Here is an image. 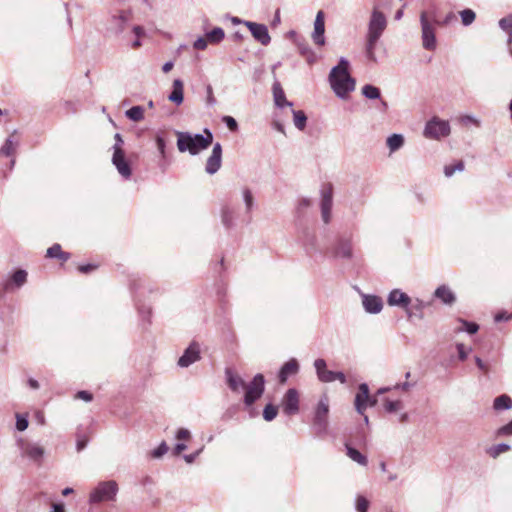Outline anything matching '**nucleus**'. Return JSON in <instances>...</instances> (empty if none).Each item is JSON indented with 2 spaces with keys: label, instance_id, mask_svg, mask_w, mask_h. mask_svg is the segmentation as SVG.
<instances>
[{
  "label": "nucleus",
  "instance_id": "obj_1",
  "mask_svg": "<svg viewBox=\"0 0 512 512\" xmlns=\"http://www.w3.org/2000/svg\"><path fill=\"white\" fill-rule=\"evenodd\" d=\"M225 376L227 384L232 391L240 392L245 390L244 403L246 406H251L264 392L265 380L262 374H256L248 385L231 368H226Z\"/></svg>",
  "mask_w": 512,
  "mask_h": 512
},
{
  "label": "nucleus",
  "instance_id": "obj_2",
  "mask_svg": "<svg viewBox=\"0 0 512 512\" xmlns=\"http://www.w3.org/2000/svg\"><path fill=\"white\" fill-rule=\"evenodd\" d=\"M349 62L341 57L337 66L329 74V83L334 93L341 99H346L355 89V80L348 72Z\"/></svg>",
  "mask_w": 512,
  "mask_h": 512
},
{
  "label": "nucleus",
  "instance_id": "obj_3",
  "mask_svg": "<svg viewBox=\"0 0 512 512\" xmlns=\"http://www.w3.org/2000/svg\"><path fill=\"white\" fill-rule=\"evenodd\" d=\"M177 147L180 152L188 151L191 155H197L207 149L213 142V134L205 129L203 134H191L188 132H176Z\"/></svg>",
  "mask_w": 512,
  "mask_h": 512
},
{
  "label": "nucleus",
  "instance_id": "obj_4",
  "mask_svg": "<svg viewBox=\"0 0 512 512\" xmlns=\"http://www.w3.org/2000/svg\"><path fill=\"white\" fill-rule=\"evenodd\" d=\"M141 283L138 279L130 278V291L134 292V302L140 325L146 329L151 324L152 306L141 299Z\"/></svg>",
  "mask_w": 512,
  "mask_h": 512
},
{
  "label": "nucleus",
  "instance_id": "obj_5",
  "mask_svg": "<svg viewBox=\"0 0 512 512\" xmlns=\"http://www.w3.org/2000/svg\"><path fill=\"white\" fill-rule=\"evenodd\" d=\"M118 492V485L114 480L101 481L89 494L90 504L113 501Z\"/></svg>",
  "mask_w": 512,
  "mask_h": 512
},
{
  "label": "nucleus",
  "instance_id": "obj_6",
  "mask_svg": "<svg viewBox=\"0 0 512 512\" xmlns=\"http://www.w3.org/2000/svg\"><path fill=\"white\" fill-rule=\"evenodd\" d=\"M420 24L423 48L428 51H434L437 46L435 25L438 22L434 21L433 17H429L426 11H423L420 14Z\"/></svg>",
  "mask_w": 512,
  "mask_h": 512
},
{
  "label": "nucleus",
  "instance_id": "obj_7",
  "mask_svg": "<svg viewBox=\"0 0 512 512\" xmlns=\"http://www.w3.org/2000/svg\"><path fill=\"white\" fill-rule=\"evenodd\" d=\"M17 445L22 457L28 458L37 465L42 464L43 457L45 455V448L41 444L24 438H19L17 440Z\"/></svg>",
  "mask_w": 512,
  "mask_h": 512
},
{
  "label": "nucleus",
  "instance_id": "obj_8",
  "mask_svg": "<svg viewBox=\"0 0 512 512\" xmlns=\"http://www.w3.org/2000/svg\"><path fill=\"white\" fill-rule=\"evenodd\" d=\"M450 134V125L448 121L437 117L428 121L424 128V136L429 139L438 140Z\"/></svg>",
  "mask_w": 512,
  "mask_h": 512
},
{
  "label": "nucleus",
  "instance_id": "obj_9",
  "mask_svg": "<svg viewBox=\"0 0 512 512\" xmlns=\"http://www.w3.org/2000/svg\"><path fill=\"white\" fill-rule=\"evenodd\" d=\"M333 206V186L331 183H327L321 188V218L325 224L331 221Z\"/></svg>",
  "mask_w": 512,
  "mask_h": 512
},
{
  "label": "nucleus",
  "instance_id": "obj_10",
  "mask_svg": "<svg viewBox=\"0 0 512 512\" xmlns=\"http://www.w3.org/2000/svg\"><path fill=\"white\" fill-rule=\"evenodd\" d=\"M331 254L336 259L351 260L353 258L352 236H341L331 249Z\"/></svg>",
  "mask_w": 512,
  "mask_h": 512
},
{
  "label": "nucleus",
  "instance_id": "obj_11",
  "mask_svg": "<svg viewBox=\"0 0 512 512\" xmlns=\"http://www.w3.org/2000/svg\"><path fill=\"white\" fill-rule=\"evenodd\" d=\"M328 413H329V398L327 395H323L316 407L314 415V426L317 431L324 432L328 426Z\"/></svg>",
  "mask_w": 512,
  "mask_h": 512
},
{
  "label": "nucleus",
  "instance_id": "obj_12",
  "mask_svg": "<svg viewBox=\"0 0 512 512\" xmlns=\"http://www.w3.org/2000/svg\"><path fill=\"white\" fill-rule=\"evenodd\" d=\"M387 27V19L382 11L375 6L371 12V16L368 23L367 34L380 37Z\"/></svg>",
  "mask_w": 512,
  "mask_h": 512
},
{
  "label": "nucleus",
  "instance_id": "obj_13",
  "mask_svg": "<svg viewBox=\"0 0 512 512\" xmlns=\"http://www.w3.org/2000/svg\"><path fill=\"white\" fill-rule=\"evenodd\" d=\"M387 303L392 307H400L406 310L408 317L412 316V311L409 306L412 303L411 298L400 289H393L387 297Z\"/></svg>",
  "mask_w": 512,
  "mask_h": 512
},
{
  "label": "nucleus",
  "instance_id": "obj_14",
  "mask_svg": "<svg viewBox=\"0 0 512 512\" xmlns=\"http://www.w3.org/2000/svg\"><path fill=\"white\" fill-rule=\"evenodd\" d=\"M200 345L193 341L184 350L182 356L178 359L177 365L181 368H187L201 359Z\"/></svg>",
  "mask_w": 512,
  "mask_h": 512
},
{
  "label": "nucleus",
  "instance_id": "obj_15",
  "mask_svg": "<svg viewBox=\"0 0 512 512\" xmlns=\"http://www.w3.org/2000/svg\"><path fill=\"white\" fill-rule=\"evenodd\" d=\"M281 407L286 415H295L299 412V393L295 388H290L283 396Z\"/></svg>",
  "mask_w": 512,
  "mask_h": 512
},
{
  "label": "nucleus",
  "instance_id": "obj_16",
  "mask_svg": "<svg viewBox=\"0 0 512 512\" xmlns=\"http://www.w3.org/2000/svg\"><path fill=\"white\" fill-rule=\"evenodd\" d=\"M116 143L114 145V154L112 157L113 164L117 167L119 173L124 177L128 178V163L124 159V153L120 148V144L123 143L120 134L115 135Z\"/></svg>",
  "mask_w": 512,
  "mask_h": 512
},
{
  "label": "nucleus",
  "instance_id": "obj_17",
  "mask_svg": "<svg viewBox=\"0 0 512 512\" xmlns=\"http://www.w3.org/2000/svg\"><path fill=\"white\" fill-rule=\"evenodd\" d=\"M243 24L249 29L252 36L262 45L266 46L270 43L271 37L268 28L264 24H259L251 21H245Z\"/></svg>",
  "mask_w": 512,
  "mask_h": 512
},
{
  "label": "nucleus",
  "instance_id": "obj_18",
  "mask_svg": "<svg viewBox=\"0 0 512 512\" xmlns=\"http://www.w3.org/2000/svg\"><path fill=\"white\" fill-rule=\"evenodd\" d=\"M222 164V146L220 143H215L210 156L208 157L205 165V171L209 175H213L221 168Z\"/></svg>",
  "mask_w": 512,
  "mask_h": 512
},
{
  "label": "nucleus",
  "instance_id": "obj_19",
  "mask_svg": "<svg viewBox=\"0 0 512 512\" xmlns=\"http://www.w3.org/2000/svg\"><path fill=\"white\" fill-rule=\"evenodd\" d=\"M362 306L369 314H378L383 309V300L374 294L360 293Z\"/></svg>",
  "mask_w": 512,
  "mask_h": 512
},
{
  "label": "nucleus",
  "instance_id": "obj_20",
  "mask_svg": "<svg viewBox=\"0 0 512 512\" xmlns=\"http://www.w3.org/2000/svg\"><path fill=\"white\" fill-rule=\"evenodd\" d=\"M325 15L322 10L318 11L314 21L312 40L318 46L325 45Z\"/></svg>",
  "mask_w": 512,
  "mask_h": 512
},
{
  "label": "nucleus",
  "instance_id": "obj_21",
  "mask_svg": "<svg viewBox=\"0 0 512 512\" xmlns=\"http://www.w3.org/2000/svg\"><path fill=\"white\" fill-rule=\"evenodd\" d=\"M27 276L28 274L25 270H16L3 284L4 291L11 292L15 289L21 288L27 282Z\"/></svg>",
  "mask_w": 512,
  "mask_h": 512
},
{
  "label": "nucleus",
  "instance_id": "obj_22",
  "mask_svg": "<svg viewBox=\"0 0 512 512\" xmlns=\"http://www.w3.org/2000/svg\"><path fill=\"white\" fill-rule=\"evenodd\" d=\"M369 399V387L366 383H361L355 397V409L359 414L364 415V412L368 407Z\"/></svg>",
  "mask_w": 512,
  "mask_h": 512
},
{
  "label": "nucleus",
  "instance_id": "obj_23",
  "mask_svg": "<svg viewBox=\"0 0 512 512\" xmlns=\"http://www.w3.org/2000/svg\"><path fill=\"white\" fill-rule=\"evenodd\" d=\"M220 217L222 225L230 230L236 226V220L238 218V212L236 208L230 205H223L220 210Z\"/></svg>",
  "mask_w": 512,
  "mask_h": 512
},
{
  "label": "nucleus",
  "instance_id": "obj_24",
  "mask_svg": "<svg viewBox=\"0 0 512 512\" xmlns=\"http://www.w3.org/2000/svg\"><path fill=\"white\" fill-rule=\"evenodd\" d=\"M314 367L317 373L318 379L323 383L334 382L335 371L327 369L326 361L322 358L314 361Z\"/></svg>",
  "mask_w": 512,
  "mask_h": 512
},
{
  "label": "nucleus",
  "instance_id": "obj_25",
  "mask_svg": "<svg viewBox=\"0 0 512 512\" xmlns=\"http://www.w3.org/2000/svg\"><path fill=\"white\" fill-rule=\"evenodd\" d=\"M434 297L443 304L451 306L456 302V295L447 285H440L434 291Z\"/></svg>",
  "mask_w": 512,
  "mask_h": 512
},
{
  "label": "nucleus",
  "instance_id": "obj_26",
  "mask_svg": "<svg viewBox=\"0 0 512 512\" xmlns=\"http://www.w3.org/2000/svg\"><path fill=\"white\" fill-rule=\"evenodd\" d=\"M298 371H299L298 361L295 358L290 359L289 361H287L286 363L283 364V366L281 367V369L279 371V374H278L279 382L284 384L290 376L297 374Z\"/></svg>",
  "mask_w": 512,
  "mask_h": 512
},
{
  "label": "nucleus",
  "instance_id": "obj_27",
  "mask_svg": "<svg viewBox=\"0 0 512 512\" xmlns=\"http://www.w3.org/2000/svg\"><path fill=\"white\" fill-rule=\"evenodd\" d=\"M301 244L308 255H313L317 251V237L309 230L303 231Z\"/></svg>",
  "mask_w": 512,
  "mask_h": 512
},
{
  "label": "nucleus",
  "instance_id": "obj_28",
  "mask_svg": "<svg viewBox=\"0 0 512 512\" xmlns=\"http://www.w3.org/2000/svg\"><path fill=\"white\" fill-rule=\"evenodd\" d=\"M272 90H273L274 102L277 107L283 108L285 106H289V107L293 106V103L286 99L284 90L282 89L279 82H275L273 84Z\"/></svg>",
  "mask_w": 512,
  "mask_h": 512
},
{
  "label": "nucleus",
  "instance_id": "obj_29",
  "mask_svg": "<svg viewBox=\"0 0 512 512\" xmlns=\"http://www.w3.org/2000/svg\"><path fill=\"white\" fill-rule=\"evenodd\" d=\"M380 37L366 34L365 54L368 60L376 62L375 49Z\"/></svg>",
  "mask_w": 512,
  "mask_h": 512
},
{
  "label": "nucleus",
  "instance_id": "obj_30",
  "mask_svg": "<svg viewBox=\"0 0 512 512\" xmlns=\"http://www.w3.org/2000/svg\"><path fill=\"white\" fill-rule=\"evenodd\" d=\"M168 99L177 105L183 102V82L180 79L173 81V90Z\"/></svg>",
  "mask_w": 512,
  "mask_h": 512
},
{
  "label": "nucleus",
  "instance_id": "obj_31",
  "mask_svg": "<svg viewBox=\"0 0 512 512\" xmlns=\"http://www.w3.org/2000/svg\"><path fill=\"white\" fill-rule=\"evenodd\" d=\"M15 134L16 131L6 139L4 145L0 148V156L8 157L15 153L18 146V141L14 139Z\"/></svg>",
  "mask_w": 512,
  "mask_h": 512
},
{
  "label": "nucleus",
  "instance_id": "obj_32",
  "mask_svg": "<svg viewBox=\"0 0 512 512\" xmlns=\"http://www.w3.org/2000/svg\"><path fill=\"white\" fill-rule=\"evenodd\" d=\"M404 142V136L402 134L396 133L390 135L386 140V144L390 153H394L401 149L404 145Z\"/></svg>",
  "mask_w": 512,
  "mask_h": 512
},
{
  "label": "nucleus",
  "instance_id": "obj_33",
  "mask_svg": "<svg viewBox=\"0 0 512 512\" xmlns=\"http://www.w3.org/2000/svg\"><path fill=\"white\" fill-rule=\"evenodd\" d=\"M346 452L347 456L353 460L354 462L358 463L359 465L366 466L368 463L367 457L363 455L360 451L355 449L354 447L346 444Z\"/></svg>",
  "mask_w": 512,
  "mask_h": 512
},
{
  "label": "nucleus",
  "instance_id": "obj_34",
  "mask_svg": "<svg viewBox=\"0 0 512 512\" xmlns=\"http://www.w3.org/2000/svg\"><path fill=\"white\" fill-rule=\"evenodd\" d=\"M125 24H126V15H125V12L122 11L118 15L112 16L110 29L112 31H114L115 33H119L124 30Z\"/></svg>",
  "mask_w": 512,
  "mask_h": 512
},
{
  "label": "nucleus",
  "instance_id": "obj_35",
  "mask_svg": "<svg viewBox=\"0 0 512 512\" xmlns=\"http://www.w3.org/2000/svg\"><path fill=\"white\" fill-rule=\"evenodd\" d=\"M493 408L497 411L511 409L512 399L506 394L500 395L494 399Z\"/></svg>",
  "mask_w": 512,
  "mask_h": 512
},
{
  "label": "nucleus",
  "instance_id": "obj_36",
  "mask_svg": "<svg viewBox=\"0 0 512 512\" xmlns=\"http://www.w3.org/2000/svg\"><path fill=\"white\" fill-rule=\"evenodd\" d=\"M241 195H242L243 202L245 204V211L247 214H249L254 207L253 193L250 188L245 186L241 189Z\"/></svg>",
  "mask_w": 512,
  "mask_h": 512
},
{
  "label": "nucleus",
  "instance_id": "obj_37",
  "mask_svg": "<svg viewBox=\"0 0 512 512\" xmlns=\"http://www.w3.org/2000/svg\"><path fill=\"white\" fill-rule=\"evenodd\" d=\"M499 27L501 28V30H503L505 33H507V35H508L507 44L511 45L512 44V14L500 19Z\"/></svg>",
  "mask_w": 512,
  "mask_h": 512
},
{
  "label": "nucleus",
  "instance_id": "obj_38",
  "mask_svg": "<svg viewBox=\"0 0 512 512\" xmlns=\"http://www.w3.org/2000/svg\"><path fill=\"white\" fill-rule=\"evenodd\" d=\"M132 33L135 36V39L130 42V45L133 48H138L142 45V40L146 38V32L142 26H134L132 29Z\"/></svg>",
  "mask_w": 512,
  "mask_h": 512
},
{
  "label": "nucleus",
  "instance_id": "obj_39",
  "mask_svg": "<svg viewBox=\"0 0 512 512\" xmlns=\"http://www.w3.org/2000/svg\"><path fill=\"white\" fill-rule=\"evenodd\" d=\"M205 36L209 43L217 44L224 39L225 33L221 27H215L210 32H207Z\"/></svg>",
  "mask_w": 512,
  "mask_h": 512
},
{
  "label": "nucleus",
  "instance_id": "obj_40",
  "mask_svg": "<svg viewBox=\"0 0 512 512\" xmlns=\"http://www.w3.org/2000/svg\"><path fill=\"white\" fill-rule=\"evenodd\" d=\"M292 113L295 127L298 130L303 131L306 127L307 116L302 110H292Z\"/></svg>",
  "mask_w": 512,
  "mask_h": 512
},
{
  "label": "nucleus",
  "instance_id": "obj_41",
  "mask_svg": "<svg viewBox=\"0 0 512 512\" xmlns=\"http://www.w3.org/2000/svg\"><path fill=\"white\" fill-rule=\"evenodd\" d=\"M429 305V303L416 298L414 303L412 304V308L410 309L412 311V316L415 315L418 318H423V310Z\"/></svg>",
  "mask_w": 512,
  "mask_h": 512
},
{
  "label": "nucleus",
  "instance_id": "obj_42",
  "mask_svg": "<svg viewBox=\"0 0 512 512\" xmlns=\"http://www.w3.org/2000/svg\"><path fill=\"white\" fill-rule=\"evenodd\" d=\"M510 448H511L510 445H508L506 443H500V444L490 447L487 450V453L489 454L490 457L497 458L500 454L509 451Z\"/></svg>",
  "mask_w": 512,
  "mask_h": 512
},
{
  "label": "nucleus",
  "instance_id": "obj_43",
  "mask_svg": "<svg viewBox=\"0 0 512 512\" xmlns=\"http://www.w3.org/2000/svg\"><path fill=\"white\" fill-rule=\"evenodd\" d=\"M362 94L368 99L380 98V90L376 86L366 84L362 87Z\"/></svg>",
  "mask_w": 512,
  "mask_h": 512
},
{
  "label": "nucleus",
  "instance_id": "obj_44",
  "mask_svg": "<svg viewBox=\"0 0 512 512\" xmlns=\"http://www.w3.org/2000/svg\"><path fill=\"white\" fill-rule=\"evenodd\" d=\"M464 170V162L463 161H457L454 164L446 165L444 167V174L446 177H452L455 172H461Z\"/></svg>",
  "mask_w": 512,
  "mask_h": 512
},
{
  "label": "nucleus",
  "instance_id": "obj_45",
  "mask_svg": "<svg viewBox=\"0 0 512 512\" xmlns=\"http://www.w3.org/2000/svg\"><path fill=\"white\" fill-rule=\"evenodd\" d=\"M459 14L464 26H469L475 21L476 14L472 9H464Z\"/></svg>",
  "mask_w": 512,
  "mask_h": 512
},
{
  "label": "nucleus",
  "instance_id": "obj_46",
  "mask_svg": "<svg viewBox=\"0 0 512 512\" xmlns=\"http://www.w3.org/2000/svg\"><path fill=\"white\" fill-rule=\"evenodd\" d=\"M278 408L272 404H267L263 410V418L270 422L277 416Z\"/></svg>",
  "mask_w": 512,
  "mask_h": 512
},
{
  "label": "nucleus",
  "instance_id": "obj_47",
  "mask_svg": "<svg viewBox=\"0 0 512 512\" xmlns=\"http://www.w3.org/2000/svg\"><path fill=\"white\" fill-rule=\"evenodd\" d=\"M155 141H156L157 150H158L161 158L163 160H165V158H166V140H165L164 136L161 133H158L156 135Z\"/></svg>",
  "mask_w": 512,
  "mask_h": 512
},
{
  "label": "nucleus",
  "instance_id": "obj_48",
  "mask_svg": "<svg viewBox=\"0 0 512 512\" xmlns=\"http://www.w3.org/2000/svg\"><path fill=\"white\" fill-rule=\"evenodd\" d=\"M402 408V402L400 400L392 401L388 398L384 400V409L389 412L393 413Z\"/></svg>",
  "mask_w": 512,
  "mask_h": 512
},
{
  "label": "nucleus",
  "instance_id": "obj_49",
  "mask_svg": "<svg viewBox=\"0 0 512 512\" xmlns=\"http://www.w3.org/2000/svg\"><path fill=\"white\" fill-rule=\"evenodd\" d=\"M144 117V108L142 106L130 107V120L140 121Z\"/></svg>",
  "mask_w": 512,
  "mask_h": 512
},
{
  "label": "nucleus",
  "instance_id": "obj_50",
  "mask_svg": "<svg viewBox=\"0 0 512 512\" xmlns=\"http://www.w3.org/2000/svg\"><path fill=\"white\" fill-rule=\"evenodd\" d=\"M369 508V501L364 496L359 495L356 498V510L357 512H367Z\"/></svg>",
  "mask_w": 512,
  "mask_h": 512
},
{
  "label": "nucleus",
  "instance_id": "obj_51",
  "mask_svg": "<svg viewBox=\"0 0 512 512\" xmlns=\"http://www.w3.org/2000/svg\"><path fill=\"white\" fill-rule=\"evenodd\" d=\"M168 445L166 442H162L156 449L151 452L153 458H160L168 452Z\"/></svg>",
  "mask_w": 512,
  "mask_h": 512
},
{
  "label": "nucleus",
  "instance_id": "obj_52",
  "mask_svg": "<svg viewBox=\"0 0 512 512\" xmlns=\"http://www.w3.org/2000/svg\"><path fill=\"white\" fill-rule=\"evenodd\" d=\"M178 441H188L191 439V432L187 428H179L175 434Z\"/></svg>",
  "mask_w": 512,
  "mask_h": 512
},
{
  "label": "nucleus",
  "instance_id": "obj_53",
  "mask_svg": "<svg viewBox=\"0 0 512 512\" xmlns=\"http://www.w3.org/2000/svg\"><path fill=\"white\" fill-rule=\"evenodd\" d=\"M222 122L225 123L230 131L235 132L238 130V123L232 116H224Z\"/></svg>",
  "mask_w": 512,
  "mask_h": 512
},
{
  "label": "nucleus",
  "instance_id": "obj_54",
  "mask_svg": "<svg viewBox=\"0 0 512 512\" xmlns=\"http://www.w3.org/2000/svg\"><path fill=\"white\" fill-rule=\"evenodd\" d=\"M28 427V419L26 416L17 414L16 415V428L19 431H24Z\"/></svg>",
  "mask_w": 512,
  "mask_h": 512
},
{
  "label": "nucleus",
  "instance_id": "obj_55",
  "mask_svg": "<svg viewBox=\"0 0 512 512\" xmlns=\"http://www.w3.org/2000/svg\"><path fill=\"white\" fill-rule=\"evenodd\" d=\"M295 42L298 47L299 53L302 56L309 54V52L312 50L311 47L308 45V43L305 40H296Z\"/></svg>",
  "mask_w": 512,
  "mask_h": 512
},
{
  "label": "nucleus",
  "instance_id": "obj_56",
  "mask_svg": "<svg viewBox=\"0 0 512 512\" xmlns=\"http://www.w3.org/2000/svg\"><path fill=\"white\" fill-rule=\"evenodd\" d=\"M456 349L458 351V358L461 361H465L468 357L469 352L471 351V348L467 350L465 345L462 343H458L456 345Z\"/></svg>",
  "mask_w": 512,
  "mask_h": 512
},
{
  "label": "nucleus",
  "instance_id": "obj_57",
  "mask_svg": "<svg viewBox=\"0 0 512 512\" xmlns=\"http://www.w3.org/2000/svg\"><path fill=\"white\" fill-rule=\"evenodd\" d=\"M460 121L464 125L474 124L477 127L480 126V120L473 115H464L461 117Z\"/></svg>",
  "mask_w": 512,
  "mask_h": 512
},
{
  "label": "nucleus",
  "instance_id": "obj_58",
  "mask_svg": "<svg viewBox=\"0 0 512 512\" xmlns=\"http://www.w3.org/2000/svg\"><path fill=\"white\" fill-rule=\"evenodd\" d=\"M497 435L498 436H510V435H512V420L509 423H507L506 425L500 427L497 430Z\"/></svg>",
  "mask_w": 512,
  "mask_h": 512
},
{
  "label": "nucleus",
  "instance_id": "obj_59",
  "mask_svg": "<svg viewBox=\"0 0 512 512\" xmlns=\"http://www.w3.org/2000/svg\"><path fill=\"white\" fill-rule=\"evenodd\" d=\"M461 323L465 327L466 332L469 334H475L479 329V326L474 322H468L465 320H461Z\"/></svg>",
  "mask_w": 512,
  "mask_h": 512
},
{
  "label": "nucleus",
  "instance_id": "obj_60",
  "mask_svg": "<svg viewBox=\"0 0 512 512\" xmlns=\"http://www.w3.org/2000/svg\"><path fill=\"white\" fill-rule=\"evenodd\" d=\"M512 320V313H507L506 311H500L495 314L494 321L502 322Z\"/></svg>",
  "mask_w": 512,
  "mask_h": 512
},
{
  "label": "nucleus",
  "instance_id": "obj_61",
  "mask_svg": "<svg viewBox=\"0 0 512 512\" xmlns=\"http://www.w3.org/2000/svg\"><path fill=\"white\" fill-rule=\"evenodd\" d=\"M207 38L199 37L193 43V47L197 50H205L208 44Z\"/></svg>",
  "mask_w": 512,
  "mask_h": 512
},
{
  "label": "nucleus",
  "instance_id": "obj_62",
  "mask_svg": "<svg viewBox=\"0 0 512 512\" xmlns=\"http://www.w3.org/2000/svg\"><path fill=\"white\" fill-rule=\"evenodd\" d=\"M202 451H203V447L192 454H185L183 456V459L185 460V462L187 464H192Z\"/></svg>",
  "mask_w": 512,
  "mask_h": 512
},
{
  "label": "nucleus",
  "instance_id": "obj_63",
  "mask_svg": "<svg viewBox=\"0 0 512 512\" xmlns=\"http://www.w3.org/2000/svg\"><path fill=\"white\" fill-rule=\"evenodd\" d=\"M475 363L484 374H487L489 372V365L486 362H484L480 357H475Z\"/></svg>",
  "mask_w": 512,
  "mask_h": 512
},
{
  "label": "nucleus",
  "instance_id": "obj_64",
  "mask_svg": "<svg viewBox=\"0 0 512 512\" xmlns=\"http://www.w3.org/2000/svg\"><path fill=\"white\" fill-rule=\"evenodd\" d=\"M61 246L59 244H54L47 250V256L51 258H56L60 253Z\"/></svg>",
  "mask_w": 512,
  "mask_h": 512
}]
</instances>
